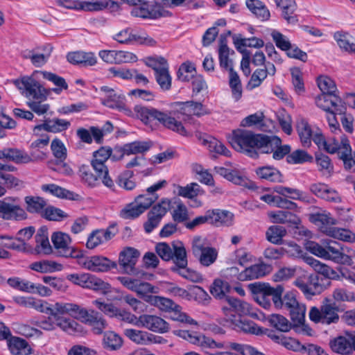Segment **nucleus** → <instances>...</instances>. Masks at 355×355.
I'll list each match as a JSON object with an SVG mask.
<instances>
[{
  "instance_id": "f257e3e1",
  "label": "nucleus",
  "mask_w": 355,
  "mask_h": 355,
  "mask_svg": "<svg viewBox=\"0 0 355 355\" xmlns=\"http://www.w3.org/2000/svg\"><path fill=\"white\" fill-rule=\"evenodd\" d=\"M230 142L236 150L254 159L258 158L259 154L272 153L274 159L280 160L291 150L289 145H282L277 136L255 134L242 129L232 132Z\"/></svg>"
},
{
  "instance_id": "f03ea898",
  "label": "nucleus",
  "mask_w": 355,
  "mask_h": 355,
  "mask_svg": "<svg viewBox=\"0 0 355 355\" xmlns=\"http://www.w3.org/2000/svg\"><path fill=\"white\" fill-rule=\"evenodd\" d=\"M46 155L43 152L36 153L32 151L30 155L15 148H4L0 149V160L12 162L15 164H27L33 161L43 159ZM16 168L10 164L0 162V183L8 188H12L19 185L20 181L13 175L9 174Z\"/></svg>"
},
{
  "instance_id": "7ed1b4c3",
  "label": "nucleus",
  "mask_w": 355,
  "mask_h": 355,
  "mask_svg": "<svg viewBox=\"0 0 355 355\" xmlns=\"http://www.w3.org/2000/svg\"><path fill=\"white\" fill-rule=\"evenodd\" d=\"M134 112L137 119H140L146 125H150L156 120L166 128L187 136V131L180 121L168 116L166 113L161 112L154 107H146L141 105H135Z\"/></svg>"
},
{
  "instance_id": "20e7f679",
  "label": "nucleus",
  "mask_w": 355,
  "mask_h": 355,
  "mask_svg": "<svg viewBox=\"0 0 355 355\" xmlns=\"http://www.w3.org/2000/svg\"><path fill=\"white\" fill-rule=\"evenodd\" d=\"M306 248L313 254L338 263H345L350 259L343 252L341 245L334 241H329L324 245L314 241H309Z\"/></svg>"
},
{
  "instance_id": "39448f33",
  "label": "nucleus",
  "mask_w": 355,
  "mask_h": 355,
  "mask_svg": "<svg viewBox=\"0 0 355 355\" xmlns=\"http://www.w3.org/2000/svg\"><path fill=\"white\" fill-rule=\"evenodd\" d=\"M21 94L30 101H46L51 89L44 88L32 76H23L12 81Z\"/></svg>"
},
{
  "instance_id": "423d86ee",
  "label": "nucleus",
  "mask_w": 355,
  "mask_h": 355,
  "mask_svg": "<svg viewBox=\"0 0 355 355\" xmlns=\"http://www.w3.org/2000/svg\"><path fill=\"white\" fill-rule=\"evenodd\" d=\"M338 310V306L336 304L335 302L325 298L322 302L320 309L315 306L311 309L309 318L315 323L323 324L336 323L339 320Z\"/></svg>"
},
{
  "instance_id": "0eeeda50",
  "label": "nucleus",
  "mask_w": 355,
  "mask_h": 355,
  "mask_svg": "<svg viewBox=\"0 0 355 355\" xmlns=\"http://www.w3.org/2000/svg\"><path fill=\"white\" fill-rule=\"evenodd\" d=\"M149 301L151 305L157 306L161 311L171 313V317L173 320L190 324H197L194 320L186 313L181 312V307L169 298L155 296V297H150Z\"/></svg>"
},
{
  "instance_id": "6e6552de",
  "label": "nucleus",
  "mask_w": 355,
  "mask_h": 355,
  "mask_svg": "<svg viewBox=\"0 0 355 355\" xmlns=\"http://www.w3.org/2000/svg\"><path fill=\"white\" fill-rule=\"evenodd\" d=\"M171 200L163 198L158 203L152 207L148 212L147 220L144 223V228L149 234L158 227L163 217L171 209Z\"/></svg>"
},
{
  "instance_id": "1a4fd4ad",
  "label": "nucleus",
  "mask_w": 355,
  "mask_h": 355,
  "mask_svg": "<svg viewBox=\"0 0 355 355\" xmlns=\"http://www.w3.org/2000/svg\"><path fill=\"white\" fill-rule=\"evenodd\" d=\"M56 3L62 7L68 9L84 10H101L110 8L112 10L119 8V5L111 0H103L96 2H80L77 0H57Z\"/></svg>"
},
{
  "instance_id": "9d476101",
  "label": "nucleus",
  "mask_w": 355,
  "mask_h": 355,
  "mask_svg": "<svg viewBox=\"0 0 355 355\" xmlns=\"http://www.w3.org/2000/svg\"><path fill=\"white\" fill-rule=\"evenodd\" d=\"M320 281H322V279L317 275H304L297 277L293 284L307 298H311L320 294L325 289V286Z\"/></svg>"
},
{
  "instance_id": "9b49d317",
  "label": "nucleus",
  "mask_w": 355,
  "mask_h": 355,
  "mask_svg": "<svg viewBox=\"0 0 355 355\" xmlns=\"http://www.w3.org/2000/svg\"><path fill=\"white\" fill-rule=\"evenodd\" d=\"M51 241L60 256L78 258L81 255V252L77 251L71 246V237L66 233L62 232H53L51 235Z\"/></svg>"
},
{
  "instance_id": "f8f14e48",
  "label": "nucleus",
  "mask_w": 355,
  "mask_h": 355,
  "mask_svg": "<svg viewBox=\"0 0 355 355\" xmlns=\"http://www.w3.org/2000/svg\"><path fill=\"white\" fill-rule=\"evenodd\" d=\"M354 331H345L343 335L330 339L329 346L334 353L351 355L354 352Z\"/></svg>"
},
{
  "instance_id": "ddd939ff",
  "label": "nucleus",
  "mask_w": 355,
  "mask_h": 355,
  "mask_svg": "<svg viewBox=\"0 0 355 355\" xmlns=\"http://www.w3.org/2000/svg\"><path fill=\"white\" fill-rule=\"evenodd\" d=\"M18 198H8L2 200L0 218L7 220H20L26 218V213L19 205Z\"/></svg>"
},
{
  "instance_id": "4468645a",
  "label": "nucleus",
  "mask_w": 355,
  "mask_h": 355,
  "mask_svg": "<svg viewBox=\"0 0 355 355\" xmlns=\"http://www.w3.org/2000/svg\"><path fill=\"white\" fill-rule=\"evenodd\" d=\"M315 103L326 112L334 110L335 113L343 114L347 110L345 103L336 94H321L315 98Z\"/></svg>"
},
{
  "instance_id": "2eb2a0df",
  "label": "nucleus",
  "mask_w": 355,
  "mask_h": 355,
  "mask_svg": "<svg viewBox=\"0 0 355 355\" xmlns=\"http://www.w3.org/2000/svg\"><path fill=\"white\" fill-rule=\"evenodd\" d=\"M93 303L99 310L109 317L116 318L118 320L130 324L136 323L137 318L135 315L125 310L117 308L113 304H107L99 300H95Z\"/></svg>"
},
{
  "instance_id": "dca6fc26",
  "label": "nucleus",
  "mask_w": 355,
  "mask_h": 355,
  "mask_svg": "<svg viewBox=\"0 0 355 355\" xmlns=\"http://www.w3.org/2000/svg\"><path fill=\"white\" fill-rule=\"evenodd\" d=\"M140 255L139 252L133 248H126L119 254V264L124 272L128 275H137L139 274L135 265Z\"/></svg>"
},
{
  "instance_id": "f3484780",
  "label": "nucleus",
  "mask_w": 355,
  "mask_h": 355,
  "mask_svg": "<svg viewBox=\"0 0 355 355\" xmlns=\"http://www.w3.org/2000/svg\"><path fill=\"white\" fill-rule=\"evenodd\" d=\"M52 51L53 47L46 44L31 50L26 49L21 53V55L23 58L30 60L35 67H42L48 62Z\"/></svg>"
},
{
  "instance_id": "a211bd4d",
  "label": "nucleus",
  "mask_w": 355,
  "mask_h": 355,
  "mask_svg": "<svg viewBox=\"0 0 355 355\" xmlns=\"http://www.w3.org/2000/svg\"><path fill=\"white\" fill-rule=\"evenodd\" d=\"M130 13L131 15L135 17L157 19L162 17L168 16L169 12L164 10L158 4L148 5L146 3V1L144 3H141V6L132 8Z\"/></svg>"
},
{
  "instance_id": "6ab92c4d",
  "label": "nucleus",
  "mask_w": 355,
  "mask_h": 355,
  "mask_svg": "<svg viewBox=\"0 0 355 355\" xmlns=\"http://www.w3.org/2000/svg\"><path fill=\"white\" fill-rule=\"evenodd\" d=\"M82 311L84 313L79 315L78 320L91 326L94 334H102L107 326L102 315L93 309L87 310L83 307Z\"/></svg>"
},
{
  "instance_id": "aec40b11",
  "label": "nucleus",
  "mask_w": 355,
  "mask_h": 355,
  "mask_svg": "<svg viewBox=\"0 0 355 355\" xmlns=\"http://www.w3.org/2000/svg\"><path fill=\"white\" fill-rule=\"evenodd\" d=\"M284 287L282 285H277L272 300L276 308L288 311L290 309H293L299 302L297 301L295 295L292 293H287L282 297Z\"/></svg>"
},
{
  "instance_id": "412c9836",
  "label": "nucleus",
  "mask_w": 355,
  "mask_h": 355,
  "mask_svg": "<svg viewBox=\"0 0 355 355\" xmlns=\"http://www.w3.org/2000/svg\"><path fill=\"white\" fill-rule=\"evenodd\" d=\"M166 184V180L160 181L147 189L148 194H141L135 199V203L139 205L144 212L158 199V196L153 192L162 189Z\"/></svg>"
},
{
  "instance_id": "4be33fe9",
  "label": "nucleus",
  "mask_w": 355,
  "mask_h": 355,
  "mask_svg": "<svg viewBox=\"0 0 355 355\" xmlns=\"http://www.w3.org/2000/svg\"><path fill=\"white\" fill-rule=\"evenodd\" d=\"M139 320L143 327L146 329L159 334L168 332L169 330V324L164 319L160 317L153 315H141L139 318Z\"/></svg>"
},
{
  "instance_id": "5701e85b",
  "label": "nucleus",
  "mask_w": 355,
  "mask_h": 355,
  "mask_svg": "<svg viewBox=\"0 0 355 355\" xmlns=\"http://www.w3.org/2000/svg\"><path fill=\"white\" fill-rule=\"evenodd\" d=\"M70 125V122L65 119L49 118L45 119L42 124L35 126L33 131L37 135H38L41 130L57 133L67 130Z\"/></svg>"
},
{
  "instance_id": "b1692460",
  "label": "nucleus",
  "mask_w": 355,
  "mask_h": 355,
  "mask_svg": "<svg viewBox=\"0 0 355 355\" xmlns=\"http://www.w3.org/2000/svg\"><path fill=\"white\" fill-rule=\"evenodd\" d=\"M82 308V306L74 303L56 302L53 305L51 316L53 318L63 317V315L68 314L78 320L79 315L84 313Z\"/></svg>"
},
{
  "instance_id": "393cba45",
  "label": "nucleus",
  "mask_w": 355,
  "mask_h": 355,
  "mask_svg": "<svg viewBox=\"0 0 355 355\" xmlns=\"http://www.w3.org/2000/svg\"><path fill=\"white\" fill-rule=\"evenodd\" d=\"M271 266L265 263L254 264L245 268L238 275V280L248 281L259 279L268 274Z\"/></svg>"
},
{
  "instance_id": "a878e982",
  "label": "nucleus",
  "mask_w": 355,
  "mask_h": 355,
  "mask_svg": "<svg viewBox=\"0 0 355 355\" xmlns=\"http://www.w3.org/2000/svg\"><path fill=\"white\" fill-rule=\"evenodd\" d=\"M305 261L307 264L311 266L315 272L322 275L327 279H339L341 276L340 270H343L341 268H339L338 270H335L311 257H306Z\"/></svg>"
},
{
  "instance_id": "bb28decb",
  "label": "nucleus",
  "mask_w": 355,
  "mask_h": 355,
  "mask_svg": "<svg viewBox=\"0 0 355 355\" xmlns=\"http://www.w3.org/2000/svg\"><path fill=\"white\" fill-rule=\"evenodd\" d=\"M277 7L282 10V16L288 24H295L298 21L297 15L295 14L297 4L295 0H275Z\"/></svg>"
},
{
  "instance_id": "cd10ccee",
  "label": "nucleus",
  "mask_w": 355,
  "mask_h": 355,
  "mask_svg": "<svg viewBox=\"0 0 355 355\" xmlns=\"http://www.w3.org/2000/svg\"><path fill=\"white\" fill-rule=\"evenodd\" d=\"M125 96L119 92H114L112 95L105 96L101 99L103 105L112 109H116L119 111L124 112L127 115H132V112L125 105Z\"/></svg>"
},
{
  "instance_id": "c85d7f7f",
  "label": "nucleus",
  "mask_w": 355,
  "mask_h": 355,
  "mask_svg": "<svg viewBox=\"0 0 355 355\" xmlns=\"http://www.w3.org/2000/svg\"><path fill=\"white\" fill-rule=\"evenodd\" d=\"M180 106V112L184 115L202 116L209 114L210 111L200 102L189 101L177 103Z\"/></svg>"
},
{
  "instance_id": "c756f323",
  "label": "nucleus",
  "mask_w": 355,
  "mask_h": 355,
  "mask_svg": "<svg viewBox=\"0 0 355 355\" xmlns=\"http://www.w3.org/2000/svg\"><path fill=\"white\" fill-rule=\"evenodd\" d=\"M173 252L171 260L173 261L174 265L171 266V270L178 273L188 265L187 251L181 243L178 245L173 244Z\"/></svg>"
},
{
  "instance_id": "7c9ffc66",
  "label": "nucleus",
  "mask_w": 355,
  "mask_h": 355,
  "mask_svg": "<svg viewBox=\"0 0 355 355\" xmlns=\"http://www.w3.org/2000/svg\"><path fill=\"white\" fill-rule=\"evenodd\" d=\"M123 333L130 340L139 345L157 343L159 340L157 338H160L148 332L134 329H125Z\"/></svg>"
},
{
  "instance_id": "2f4dec72",
  "label": "nucleus",
  "mask_w": 355,
  "mask_h": 355,
  "mask_svg": "<svg viewBox=\"0 0 355 355\" xmlns=\"http://www.w3.org/2000/svg\"><path fill=\"white\" fill-rule=\"evenodd\" d=\"M67 59L73 64H80L85 67L94 66L97 62L96 57L92 52H70L67 54Z\"/></svg>"
},
{
  "instance_id": "473e14b6",
  "label": "nucleus",
  "mask_w": 355,
  "mask_h": 355,
  "mask_svg": "<svg viewBox=\"0 0 355 355\" xmlns=\"http://www.w3.org/2000/svg\"><path fill=\"white\" fill-rule=\"evenodd\" d=\"M91 165L96 173L97 177L101 180L104 186L110 190L115 191L116 186L114 180L109 175L107 167L105 165V162H100L97 160H92Z\"/></svg>"
},
{
  "instance_id": "72a5a7b5",
  "label": "nucleus",
  "mask_w": 355,
  "mask_h": 355,
  "mask_svg": "<svg viewBox=\"0 0 355 355\" xmlns=\"http://www.w3.org/2000/svg\"><path fill=\"white\" fill-rule=\"evenodd\" d=\"M80 286L103 293L110 289V285L108 283L89 273H85L84 279Z\"/></svg>"
},
{
  "instance_id": "f704fd0d",
  "label": "nucleus",
  "mask_w": 355,
  "mask_h": 355,
  "mask_svg": "<svg viewBox=\"0 0 355 355\" xmlns=\"http://www.w3.org/2000/svg\"><path fill=\"white\" fill-rule=\"evenodd\" d=\"M230 49L227 45V39L225 35H221L219 40L218 57L220 67L230 73V69H233V62L229 58Z\"/></svg>"
},
{
  "instance_id": "c9c22d12",
  "label": "nucleus",
  "mask_w": 355,
  "mask_h": 355,
  "mask_svg": "<svg viewBox=\"0 0 355 355\" xmlns=\"http://www.w3.org/2000/svg\"><path fill=\"white\" fill-rule=\"evenodd\" d=\"M211 225L215 226H230L233 223L234 214L228 211L220 209L210 210Z\"/></svg>"
},
{
  "instance_id": "e433bc0d",
  "label": "nucleus",
  "mask_w": 355,
  "mask_h": 355,
  "mask_svg": "<svg viewBox=\"0 0 355 355\" xmlns=\"http://www.w3.org/2000/svg\"><path fill=\"white\" fill-rule=\"evenodd\" d=\"M247 8L261 21H267L270 17V12L266 5L260 0H246Z\"/></svg>"
},
{
  "instance_id": "4c0bfd02",
  "label": "nucleus",
  "mask_w": 355,
  "mask_h": 355,
  "mask_svg": "<svg viewBox=\"0 0 355 355\" xmlns=\"http://www.w3.org/2000/svg\"><path fill=\"white\" fill-rule=\"evenodd\" d=\"M255 173L260 179L272 182H283V176L280 171L272 166H265L258 167L255 169Z\"/></svg>"
},
{
  "instance_id": "58836bf2",
  "label": "nucleus",
  "mask_w": 355,
  "mask_h": 355,
  "mask_svg": "<svg viewBox=\"0 0 355 355\" xmlns=\"http://www.w3.org/2000/svg\"><path fill=\"white\" fill-rule=\"evenodd\" d=\"M36 248L39 252L49 254L52 252V248L49 241L48 229L46 226L41 227L35 236Z\"/></svg>"
},
{
  "instance_id": "ea45409f",
  "label": "nucleus",
  "mask_w": 355,
  "mask_h": 355,
  "mask_svg": "<svg viewBox=\"0 0 355 355\" xmlns=\"http://www.w3.org/2000/svg\"><path fill=\"white\" fill-rule=\"evenodd\" d=\"M8 345L13 355H28L31 353V347L24 339L18 337L11 338Z\"/></svg>"
},
{
  "instance_id": "a19ab883",
  "label": "nucleus",
  "mask_w": 355,
  "mask_h": 355,
  "mask_svg": "<svg viewBox=\"0 0 355 355\" xmlns=\"http://www.w3.org/2000/svg\"><path fill=\"white\" fill-rule=\"evenodd\" d=\"M334 38L343 50L355 54V39L348 33L338 31L334 35Z\"/></svg>"
},
{
  "instance_id": "79ce46f5",
  "label": "nucleus",
  "mask_w": 355,
  "mask_h": 355,
  "mask_svg": "<svg viewBox=\"0 0 355 355\" xmlns=\"http://www.w3.org/2000/svg\"><path fill=\"white\" fill-rule=\"evenodd\" d=\"M53 318L55 320L56 327L69 334L72 335L82 331V326L73 319L65 317Z\"/></svg>"
},
{
  "instance_id": "37998d69",
  "label": "nucleus",
  "mask_w": 355,
  "mask_h": 355,
  "mask_svg": "<svg viewBox=\"0 0 355 355\" xmlns=\"http://www.w3.org/2000/svg\"><path fill=\"white\" fill-rule=\"evenodd\" d=\"M189 342L200 346L201 347L218 348L222 349L224 345L222 343H216L211 338L207 337L202 334L196 332L191 333Z\"/></svg>"
},
{
  "instance_id": "c03bdc74",
  "label": "nucleus",
  "mask_w": 355,
  "mask_h": 355,
  "mask_svg": "<svg viewBox=\"0 0 355 355\" xmlns=\"http://www.w3.org/2000/svg\"><path fill=\"white\" fill-rule=\"evenodd\" d=\"M116 268V263L102 256L91 257V271L107 272Z\"/></svg>"
},
{
  "instance_id": "a18cd8bd",
  "label": "nucleus",
  "mask_w": 355,
  "mask_h": 355,
  "mask_svg": "<svg viewBox=\"0 0 355 355\" xmlns=\"http://www.w3.org/2000/svg\"><path fill=\"white\" fill-rule=\"evenodd\" d=\"M310 219L311 222L316 225H320L321 231L325 233L324 230L333 228L332 225L337 223V221L329 213L323 211L322 213H315L311 216Z\"/></svg>"
},
{
  "instance_id": "49530a36",
  "label": "nucleus",
  "mask_w": 355,
  "mask_h": 355,
  "mask_svg": "<svg viewBox=\"0 0 355 355\" xmlns=\"http://www.w3.org/2000/svg\"><path fill=\"white\" fill-rule=\"evenodd\" d=\"M35 73H41L44 79L53 83L57 87L53 88L51 90L57 94H60L63 89H67L68 88L65 80L55 73L46 71H36Z\"/></svg>"
},
{
  "instance_id": "de8ad7c7",
  "label": "nucleus",
  "mask_w": 355,
  "mask_h": 355,
  "mask_svg": "<svg viewBox=\"0 0 355 355\" xmlns=\"http://www.w3.org/2000/svg\"><path fill=\"white\" fill-rule=\"evenodd\" d=\"M130 40V44H137L140 45L154 46L157 44L155 40L148 35L144 30L141 29L137 30L132 28Z\"/></svg>"
},
{
  "instance_id": "09e8293b",
  "label": "nucleus",
  "mask_w": 355,
  "mask_h": 355,
  "mask_svg": "<svg viewBox=\"0 0 355 355\" xmlns=\"http://www.w3.org/2000/svg\"><path fill=\"white\" fill-rule=\"evenodd\" d=\"M286 230L281 225H272L266 232L267 240L271 243L280 245L283 243V238L286 235Z\"/></svg>"
},
{
  "instance_id": "8fccbe9b",
  "label": "nucleus",
  "mask_w": 355,
  "mask_h": 355,
  "mask_svg": "<svg viewBox=\"0 0 355 355\" xmlns=\"http://www.w3.org/2000/svg\"><path fill=\"white\" fill-rule=\"evenodd\" d=\"M343 148V151L340 152L339 158L343 160L345 169L355 172V159L352 157V148L348 139L344 140Z\"/></svg>"
},
{
  "instance_id": "3c124183",
  "label": "nucleus",
  "mask_w": 355,
  "mask_h": 355,
  "mask_svg": "<svg viewBox=\"0 0 355 355\" xmlns=\"http://www.w3.org/2000/svg\"><path fill=\"white\" fill-rule=\"evenodd\" d=\"M25 202L27 205L26 209L29 213L39 214L42 216V213L46 207V202L41 197L26 196Z\"/></svg>"
},
{
  "instance_id": "603ef678",
  "label": "nucleus",
  "mask_w": 355,
  "mask_h": 355,
  "mask_svg": "<svg viewBox=\"0 0 355 355\" xmlns=\"http://www.w3.org/2000/svg\"><path fill=\"white\" fill-rule=\"evenodd\" d=\"M234 44L238 51L243 50L242 47L261 48L263 46L264 42L261 39L252 37L250 38H243L241 35L234 36Z\"/></svg>"
},
{
  "instance_id": "864d4df0",
  "label": "nucleus",
  "mask_w": 355,
  "mask_h": 355,
  "mask_svg": "<svg viewBox=\"0 0 355 355\" xmlns=\"http://www.w3.org/2000/svg\"><path fill=\"white\" fill-rule=\"evenodd\" d=\"M153 143L151 141H135L131 143L124 144V150L126 152V155L143 154L149 150L152 147Z\"/></svg>"
},
{
  "instance_id": "5fc2aeb1",
  "label": "nucleus",
  "mask_w": 355,
  "mask_h": 355,
  "mask_svg": "<svg viewBox=\"0 0 355 355\" xmlns=\"http://www.w3.org/2000/svg\"><path fill=\"white\" fill-rule=\"evenodd\" d=\"M229 85L231 88L232 95L235 101H239L243 94L241 82L238 73L230 69Z\"/></svg>"
},
{
  "instance_id": "6e6d98bb",
  "label": "nucleus",
  "mask_w": 355,
  "mask_h": 355,
  "mask_svg": "<svg viewBox=\"0 0 355 355\" xmlns=\"http://www.w3.org/2000/svg\"><path fill=\"white\" fill-rule=\"evenodd\" d=\"M155 78L162 91H168L171 88L172 78L169 73L168 67H162V69L155 73Z\"/></svg>"
},
{
  "instance_id": "4d7b16f0",
  "label": "nucleus",
  "mask_w": 355,
  "mask_h": 355,
  "mask_svg": "<svg viewBox=\"0 0 355 355\" xmlns=\"http://www.w3.org/2000/svg\"><path fill=\"white\" fill-rule=\"evenodd\" d=\"M248 286L253 294L259 295L260 297L263 300L270 296L272 298L276 291V287L274 288L268 284H262L260 282L250 284Z\"/></svg>"
},
{
  "instance_id": "13d9d810",
  "label": "nucleus",
  "mask_w": 355,
  "mask_h": 355,
  "mask_svg": "<svg viewBox=\"0 0 355 355\" xmlns=\"http://www.w3.org/2000/svg\"><path fill=\"white\" fill-rule=\"evenodd\" d=\"M270 324L280 332H288L292 327V324L283 315L272 314L268 317Z\"/></svg>"
},
{
  "instance_id": "bf43d9fd",
  "label": "nucleus",
  "mask_w": 355,
  "mask_h": 355,
  "mask_svg": "<svg viewBox=\"0 0 355 355\" xmlns=\"http://www.w3.org/2000/svg\"><path fill=\"white\" fill-rule=\"evenodd\" d=\"M324 230L325 231V234L335 239L347 242L355 241V234L346 229L333 227L330 229L326 228Z\"/></svg>"
},
{
  "instance_id": "052dcab7",
  "label": "nucleus",
  "mask_w": 355,
  "mask_h": 355,
  "mask_svg": "<svg viewBox=\"0 0 355 355\" xmlns=\"http://www.w3.org/2000/svg\"><path fill=\"white\" fill-rule=\"evenodd\" d=\"M230 285L227 282L221 279H216L210 287L211 294L218 299H225L226 293L230 291Z\"/></svg>"
},
{
  "instance_id": "680f3d73",
  "label": "nucleus",
  "mask_w": 355,
  "mask_h": 355,
  "mask_svg": "<svg viewBox=\"0 0 355 355\" xmlns=\"http://www.w3.org/2000/svg\"><path fill=\"white\" fill-rule=\"evenodd\" d=\"M202 143L205 146H207L208 149L211 152H215L225 156H230V150L227 149L222 142L215 138L209 137L203 139Z\"/></svg>"
},
{
  "instance_id": "e2e57ef3",
  "label": "nucleus",
  "mask_w": 355,
  "mask_h": 355,
  "mask_svg": "<svg viewBox=\"0 0 355 355\" xmlns=\"http://www.w3.org/2000/svg\"><path fill=\"white\" fill-rule=\"evenodd\" d=\"M133 175L132 171L125 170L118 175L116 182L120 187L127 191H132L136 187V183L130 180Z\"/></svg>"
},
{
  "instance_id": "0e129e2a",
  "label": "nucleus",
  "mask_w": 355,
  "mask_h": 355,
  "mask_svg": "<svg viewBox=\"0 0 355 355\" xmlns=\"http://www.w3.org/2000/svg\"><path fill=\"white\" fill-rule=\"evenodd\" d=\"M196 257L198 258L201 265L207 267L216 261L218 257V252L214 248L209 247Z\"/></svg>"
},
{
  "instance_id": "69168bd1",
  "label": "nucleus",
  "mask_w": 355,
  "mask_h": 355,
  "mask_svg": "<svg viewBox=\"0 0 355 355\" xmlns=\"http://www.w3.org/2000/svg\"><path fill=\"white\" fill-rule=\"evenodd\" d=\"M122 338L114 331H107L104 334L103 345L105 348L116 350L122 346Z\"/></svg>"
},
{
  "instance_id": "338daca9",
  "label": "nucleus",
  "mask_w": 355,
  "mask_h": 355,
  "mask_svg": "<svg viewBox=\"0 0 355 355\" xmlns=\"http://www.w3.org/2000/svg\"><path fill=\"white\" fill-rule=\"evenodd\" d=\"M294 326L303 325L305 321L306 307L304 304H297L293 309L288 311Z\"/></svg>"
},
{
  "instance_id": "774afa93",
  "label": "nucleus",
  "mask_w": 355,
  "mask_h": 355,
  "mask_svg": "<svg viewBox=\"0 0 355 355\" xmlns=\"http://www.w3.org/2000/svg\"><path fill=\"white\" fill-rule=\"evenodd\" d=\"M42 217L48 220L60 221L67 218L68 215L59 208L48 206L46 207L44 211L42 213Z\"/></svg>"
}]
</instances>
